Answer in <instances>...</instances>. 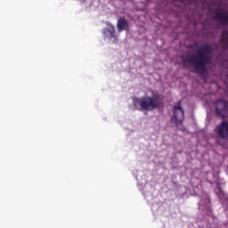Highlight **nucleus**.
Segmentation results:
<instances>
[{
    "mask_svg": "<svg viewBox=\"0 0 228 228\" xmlns=\"http://www.w3.org/2000/svg\"><path fill=\"white\" fill-rule=\"evenodd\" d=\"M213 53L211 45H201L196 53L187 55V62L191 63L197 74H204L211 59L209 54Z\"/></svg>",
    "mask_w": 228,
    "mask_h": 228,
    "instance_id": "nucleus-1",
    "label": "nucleus"
},
{
    "mask_svg": "<svg viewBox=\"0 0 228 228\" xmlns=\"http://www.w3.org/2000/svg\"><path fill=\"white\" fill-rule=\"evenodd\" d=\"M163 102L159 94H153L151 97L144 95L143 97L134 99V106L137 108L140 106L142 111H153L161 108Z\"/></svg>",
    "mask_w": 228,
    "mask_h": 228,
    "instance_id": "nucleus-2",
    "label": "nucleus"
},
{
    "mask_svg": "<svg viewBox=\"0 0 228 228\" xmlns=\"http://www.w3.org/2000/svg\"><path fill=\"white\" fill-rule=\"evenodd\" d=\"M184 120V110H183L181 101H178L177 104L173 107V117L171 121L174 122L177 128L183 126Z\"/></svg>",
    "mask_w": 228,
    "mask_h": 228,
    "instance_id": "nucleus-3",
    "label": "nucleus"
},
{
    "mask_svg": "<svg viewBox=\"0 0 228 228\" xmlns=\"http://www.w3.org/2000/svg\"><path fill=\"white\" fill-rule=\"evenodd\" d=\"M216 115L221 118L228 117V101L220 99L216 102Z\"/></svg>",
    "mask_w": 228,
    "mask_h": 228,
    "instance_id": "nucleus-4",
    "label": "nucleus"
},
{
    "mask_svg": "<svg viewBox=\"0 0 228 228\" xmlns=\"http://www.w3.org/2000/svg\"><path fill=\"white\" fill-rule=\"evenodd\" d=\"M215 132L219 136V138H222L224 140H228V122L224 120L216 126Z\"/></svg>",
    "mask_w": 228,
    "mask_h": 228,
    "instance_id": "nucleus-5",
    "label": "nucleus"
},
{
    "mask_svg": "<svg viewBox=\"0 0 228 228\" xmlns=\"http://www.w3.org/2000/svg\"><path fill=\"white\" fill-rule=\"evenodd\" d=\"M103 35L106 38H114L117 40L118 37L116 36L115 25H112V23H107V27L103 28Z\"/></svg>",
    "mask_w": 228,
    "mask_h": 228,
    "instance_id": "nucleus-6",
    "label": "nucleus"
},
{
    "mask_svg": "<svg viewBox=\"0 0 228 228\" xmlns=\"http://www.w3.org/2000/svg\"><path fill=\"white\" fill-rule=\"evenodd\" d=\"M117 28L118 33H121V31H125V29H127V28H129L128 20H126V18L124 17L118 18L117 22Z\"/></svg>",
    "mask_w": 228,
    "mask_h": 228,
    "instance_id": "nucleus-7",
    "label": "nucleus"
},
{
    "mask_svg": "<svg viewBox=\"0 0 228 228\" xmlns=\"http://www.w3.org/2000/svg\"><path fill=\"white\" fill-rule=\"evenodd\" d=\"M216 18L220 19V21L223 22V12L221 8L216 9Z\"/></svg>",
    "mask_w": 228,
    "mask_h": 228,
    "instance_id": "nucleus-8",
    "label": "nucleus"
},
{
    "mask_svg": "<svg viewBox=\"0 0 228 228\" xmlns=\"http://www.w3.org/2000/svg\"><path fill=\"white\" fill-rule=\"evenodd\" d=\"M222 22L223 24H228V12H223L222 15ZM227 37H228V30H227Z\"/></svg>",
    "mask_w": 228,
    "mask_h": 228,
    "instance_id": "nucleus-9",
    "label": "nucleus"
},
{
    "mask_svg": "<svg viewBox=\"0 0 228 228\" xmlns=\"http://www.w3.org/2000/svg\"><path fill=\"white\" fill-rule=\"evenodd\" d=\"M221 42H222L223 44H225V37H224V36H222V37H221Z\"/></svg>",
    "mask_w": 228,
    "mask_h": 228,
    "instance_id": "nucleus-10",
    "label": "nucleus"
}]
</instances>
